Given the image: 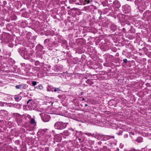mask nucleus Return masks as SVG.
<instances>
[{"instance_id":"nucleus-15","label":"nucleus","mask_w":151,"mask_h":151,"mask_svg":"<svg viewBox=\"0 0 151 151\" xmlns=\"http://www.w3.org/2000/svg\"><path fill=\"white\" fill-rule=\"evenodd\" d=\"M32 86H34L37 85V82L35 81H32Z\"/></svg>"},{"instance_id":"nucleus-11","label":"nucleus","mask_w":151,"mask_h":151,"mask_svg":"<svg viewBox=\"0 0 151 151\" xmlns=\"http://www.w3.org/2000/svg\"><path fill=\"white\" fill-rule=\"evenodd\" d=\"M142 139L141 137H139L137 138V140L138 142H142Z\"/></svg>"},{"instance_id":"nucleus-7","label":"nucleus","mask_w":151,"mask_h":151,"mask_svg":"<svg viewBox=\"0 0 151 151\" xmlns=\"http://www.w3.org/2000/svg\"><path fill=\"white\" fill-rule=\"evenodd\" d=\"M22 98V97L19 95H15L14 96V99L17 101H20Z\"/></svg>"},{"instance_id":"nucleus-14","label":"nucleus","mask_w":151,"mask_h":151,"mask_svg":"<svg viewBox=\"0 0 151 151\" xmlns=\"http://www.w3.org/2000/svg\"><path fill=\"white\" fill-rule=\"evenodd\" d=\"M54 91L55 92H56L57 91H60V89L59 88H54Z\"/></svg>"},{"instance_id":"nucleus-19","label":"nucleus","mask_w":151,"mask_h":151,"mask_svg":"<svg viewBox=\"0 0 151 151\" xmlns=\"http://www.w3.org/2000/svg\"><path fill=\"white\" fill-rule=\"evenodd\" d=\"M84 134L86 135H88L89 136L91 135V134L90 133H85Z\"/></svg>"},{"instance_id":"nucleus-28","label":"nucleus","mask_w":151,"mask_h":151,"mask_svg":"<svg viewBox=\"0 0 151 151\" xmlns=\"http://www.w3.org/2000/svg\"><path fill=\"white\" fill-rule=\"evenodd\" d=\"M144 151H148V150H144Z\"/></svg>"},{"instance_id":"nucleus-18","label":"nucleus","mask_w":151,"mask_h":151,"mask_svg":"<svg viewBox=\"0 0 151 151\" xmlns=\"http://www.w3.org/2000/svg\"><path fill=\"white\" fill-rule=\"evenodd\" d=\"M123 61L124 63H126L127 62V60L126 59H123Z\"/></svg>"},{"instance_id":"nucleus-4","label":"nucleus","mask_w":151,"mask_h":151,"mask_svg":"<svg viewBox=\"0 0 151 151\" xmlns=\"http://www.w3.org/2000/svg\"><path fill=\"white\" fill-rule=\"evenodd\" d=\"M16 88L18 89H25L26 88L24 84H19V85H16L15 86Z\"/></svg>"},{"instance_id":"nucleus-10","label":"nucleus","mask_w":151,"mask_h":151,"mask_svg":"<svg viewBox=\"0 0 151 151\" xmlns=\"http://www.w3.org/2000/svg\"><path fill=\"white\" fill-rule=\"evenodd\" d=\"M47 129H42L41 130H40V132L42 134H44L45 133L47 130Z\"/></svg>"},{"instance_id":"nucleus-16","label":"nucleus","mask_w":151,"mask_h":151,"mask_svg":"<svg viewBox=\"0 0 151 151\" xmlns=\"http://www.w3.org/2000/svg\"><path fill=\"white\" fill-rule=\"evenodd\" d=\"M37 87L40 89H42L43 88V86L40 84L38 85Z\"/></svg>"},{"instance_id":"nucleus-8","label":"nucleus","mask_w":151,"mask_h":151,"mask_svg":"<svg viewBox=\"0 0 151 151\" xmlns=\"http://www.w3.org/2000/svg\"><path fill=\"white\" fill-rule=\"evenodd\" d=\"M83 2L82 5H85L86 4L89 3L90 2L89 0H83Z\"/></svg>"},{"instance_id":"nucleus-30","label":"nucleus","mask_w":151,"mask_h":151,"mask_svg":"<svg viewBox=\"0 0 151 151\" xmlns=\"http://www.w3.org/2000/svg\"><path fill=\"white\" fill-rule=\"evenodd\" d=\"M77 138H76L75 139H77Z\"/></svg>"},{"instance_id":"nucleus-26","label":"nucleus","mask_w":151,"mask_h":151,"mask_svg":"<svg viewBox=\"0 0 151 151\" xmlns=\"http://www.w3.org/2000/svg\"><path fill=\"white\" fill-rule=\"evenodd\" d=\"M84 100H85V99L84 98H83L82 99V101H84Z\"/></svg>"},{"instance_id":"nucleus-9","label":"nucleus","mask_w":151,"mask_h":151,"mask_svg":"<svg viewBox=\"0 0 151 151\" xmlns=\"http://www.w3.org/2000/svg\"><path fill=\"white\" fill-rule=\"evenodd\" d=\"M62 134L64 135L65 136H68L69 134V133L68 132L67 130H65L63 132V133H62Z\"/></svg>"},{"instance_id":"nucleus-6","label":"nucleus","mask_w":151,"mask_h":151,"mask_svg":"<svg viewBox=\"0 0 151 151\" xmlns=\"http://www.w3.org/2000/svg\"><path fill=\"white\" fill-rule=\"evenodd\" d=\"M83 1V0H75V3L76 4L82 5Z\"/></svg>"},{"instance_id":"nucleus-13","label":"nucleus","mask_w":151,"mask_h":151,"mask_svg":"<svg viewBox=\"0 0 151 151\" xmlns=\"http://www.w3.org/2000/svg\"><path fill=\"white\" fill-rule=\"evenodd\" d=\"M86 83H87L90 84H92L93 83L92 82V81L90 80L87 81H86Z\"/></svg>"},{"instance_id":"nucleus-27","label":"nucleus","mask_w":151,"mask_h":151,"mask_svg":"<svg viewBox=\"0 0 151 151\" xmlns=\"http://www.w3.org/2000/svg\"><path fill=\"white\" fill-rule=\"evenodd\" d=\"M47 40L46 39H45V41H44V42H45Z\"/></svg>"},{"instance_id":"nucleus-23","label":"nucleus","mask_w":151,"mask_h":151,"mask_svg":"<svg viewBox=\"0 0 151 151\" xmlns=\"http://www.w3.org/2000/svg\"><path fill=\"white\" fill-rule=\"evenodd\" d=\"M78 140L80 141V142H82V141H81V139H80V138H79V139H78Z\"/></svg>"},{"instance_id":"nucleus-12","label":"nucleus","mask_w":151,"mask_h":151,"mask_svg":"<svg viewBox=\"0 0 151 151\" xmlns=\"http://www.w3.org/2000/svg\"><path fill=\"white\" fill-rule=\"evenodd\" d=\"M30 123L31 124H35V119L34 118H31L30 119Z\"/></svg>"},{"instance_id":"nucleus-3","label":"nucleus","mask_w":151,"mask_h":151,"mask_svg":"<svg viewBox=\"0 0 151 151\" xmlns=\"http://www.w3.org/2000/svg\"><path fill=\"white\" fill-rule=\"evenodd\" d=\"M42 120L44 122H47L49 121L50 119L49 116L45 115L44 116L42 117Z\"/></svg>"},{"instance_id":"nucleus-2","label":"nucleus","mask_w":151,"mask_h":151,"mask_svg":"<svg viewBox=\"0 0 151 151\" xmlns=\"http://www.w3.org/2000/svg\"><path fill=\"white\" fill-rule=\"evenodd\" d=\"M114 6L116 8H119L121 6V4L119 1L118 0H115L113 3Z\"/></svg>"},{"instance_id":"nucleus-21","label":"nucleus","mask_w":151,"mask_h":151,"mask_svg":"<svg viewBox=\"0 0 151 151\" xmlns=\"http://www.w3.org/2000/svg\"><path fill=\"white\" fill-rule=\"evenodd\" d=\"M32 100L31 99L29 100L27 102V104H28L29 103V102L31 101Z\"/></svg>"},{"instance_id":"nucleus-25","label":"nucleus","mask_w":151,"mask_h":151,"mask_svg":"<svg viewBox=\"0 0 151 151\" xmlns=\"http://www.w3.org/2000/svg\"><path fill=\"white\" fill-rule=\"evenodd\" d=\"M148 151H151V149H149L148 150Z\"/></svg>"},{"instance_id":"nucleus-29","label":"nucleus","mask_w":151,"mask_h":151,"mask_svg":"<svg viewBox=\"0 0 151 151\" xmlns=\"http://www.w3.org/2000/svg\"><path fill=\"white\" fill-rule=\"evenodd\" d=\"M47 90L48 91H49V90L48 89H47Z\"/></svg>"},{"instance_id":"nucleus-5","label":"nucleus","mask_w":151,"mask_h":151,"mask_svg":"<svg viewBox=\"0 0 151 151\" xmlns=\"http://www.w3.org/2000/svg\"><path fill=\"white\" fill-rule=\"evenodd\" d=\"M103 137H104V140H106L109 139L110 138H114V136H109V135H103Z\"/></svg>"},{"instance_id":"nucleus-24","label":"nucleus","mask_w":151,"mask_h":151,"mask_svg":"<svg viewBox=\"0 0 151 151\" xmlns=\"http://www.w3.org/2000/svg\"><path fill=\"white\" fill-rule=\"evenodd\" d=\"M85 106H88V105L86 104H85Z\"/></svg>"},{"instance_id":"nucleus-20","label":"nucleus","mask_w":151,"mask_h":151,"mask_svg":"<svg viewBox=\"0 0 151 151\" xmlns=\"http://www.w3.org/2000/svg\"><path fill=\"white\" fill-rule=\"evenodd\" d=\"M12 115H14L15 114H17V115H20V114L18 113H12Z\"/></svg>"},{"instance_id":"nucleus-22","label":"nucleus","mask_w":151,"mask_h":151,"mask_svg":"<svg viewBox=\"0 0 151 151\" xmlns=\"http://www.w3.org/2000/svg\"><path fill=\"white\" fill-rule=\"evenodd\" d=\"M1 112H6V111L4 110H1Z\"/></svg>"},{"instance_id":"nucleus-17","label":"nucleus","mask_w":151,"mask_h":151,"mask_svg":"<svg viewBox=\"0 0 151 151\" xmlns=\"http://www.w3.org/2000/svg\"><path fill=\"white\" fill-rule=\"evenodd\" d=\"M75 0H69V2L70 4H72L74 2H75Z\"/></svg>"},{"instance_id":"nucleus-1","label":"nucleus","mask_w":151,"mask_h":151,"mask_svg":"<svg viewBox=\"0 0 151 151\" xmlns=\"http://www.w3.org/2000/svg\"><path fill=\"white\" fill-rule=\"evenodd\" d=\"M55 128L58 130H62L65 128L67 126V124L62 122H56L54 124Z\"/></svg>"}]
</instances>
